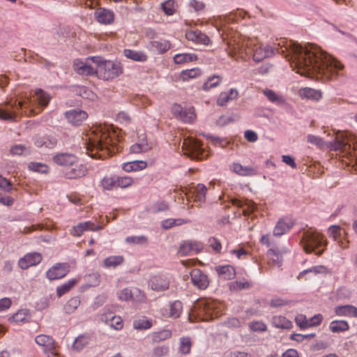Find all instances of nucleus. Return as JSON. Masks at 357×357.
<instances>
[{"label": "nucleus", "mask_w": 357, "mask_h": 357, "mask_svg": "<svg viewBox=\"0 0 357 357\" xmlns=\"http://www.w3.org/2000/svg\"><path fill=\"white\" fill-rule=\"evenodd\" d=\"M255 40L251 56L257 61L271 56L275 51L291 62L297 73L307 77H316L324 81L335 79L344 66L319 47L310 44L303 47L296 42L281 39L275 47L264 45Z\"/></svg>", "instance_id": "f257e3e1"}, {"label": "nucleus", "mask_w": 357, "mask_h": 357, "mask_svg": "<svg viewBox=\"0 0 357 357\" xmlns=\"http://www.w3.org/2000/svg\"><path fill=\"white\" fill-rule=\"evenodd\" d=\"M245 15V11L236 10L226 15L220 16L216 20L217 25L220 26L218 31H222L223 40H227L228 54L236 59L246 60L250 58L252 52V45H255L254 39L241 37L234 31L233 27H229L230 24L244 18Z\"/></svg>", "instance_id": "f03ea898"}, {"label": "nucleus", "mask_w": 357, "mask_h": 357, "mask_svg": "<svg viewBox=\"0 0 357 357\" xmlns=\"http://www.w3.org/2000/svg\"><path fill=\"white\" fill-rule=\"evenodd\" d=\"M50 97L42 89L37 90L31 97H24L18 100H11L0 107V120L16 121L24 114L26 116L36 115L45 107Z\"/></svg>", "instance_id": "7ed1b4c3"}, {"label": "nucleus", "mask_w": 357, "mask_h": 357, "mask_svg": "<svg viewBox=\"0 0 357 357\" xmlns=\"http://www.w3.org/2000/svg\"><path fill=\"white\" fill-rule=\"evenodd\" d=\"M115 137V132L109 126L93 127L84 139L86 153L93 158H104L114 153L119 151Z\"/></svg>", "instance_id": "20e7f679"}, {"label": "nucleus", "mask_w": 357, "mask_h": 357, "mask_svg": "<svg viewBox=\"0 0 357 357\" xmlns=\"http://www.w3.org/2000/svg\"><path fill=\"white\" fill-rule=\"evenodd\" d=\"M327 244L328 242L324 236L312 227L304 230L300 241V245L306 253L314 252L318 256L323 254Z\"/></svg>", "instance_id": "39448f33"}, {"label": "nucleus", "mask_w": 357, "mask_h": 357, "mask_svg": "<svg viewBox=\"0 0 357 357\" xmlns=\"http://www.w3.org/2000/svg\"><path fill=\"white\" fill-rule=\"evenodd\" d=\"M225 306L221 302L211 298H202L194 305L192 313L203 321L218 317L222 314Z\"/></svg>", "instance_id": "423d86ee"}, {"label": "nucleus", "mask_w": 357, "mask_h": 357, "mask_svg": "<svg viewBox=\"0 0 357 357\" xmlns=\"http://www.w3.org/2000/svg\"><path fill=\"white\" fill-rule=\"evenodd\" d=\"M96 66V75L105 80L113 79L122 73V68L119 63L103 60L100 56H93Z\"/></svg>", "instance_id": "0eeeda50"}, {"label": "nucleus", "mask_w": 357, "mask_h": 357, "mask_svg": "<svg viewBox=\"0 0 357 357\" xmlns=\"http://www.w3.org/2000/svg\"><path fill=\"white\" fill-rule=\"evenodd\" d=\"M333 149L339 151V154L342 158H347L351 162H357V147L353 142V146L349 138L341 136H337L335 138L333 144Z\"/></svg>", "instance_id": "6e6552de"}, {"label": "nucleus", "mask_w": 357, "mask_h": 357, "mask_svg": "<svg viewBox=\"0 0 357 357\" xmlns=\"http://www.w3.org/2000/svg\"><path fill=\"white\" fill-rule=\"evenodd\" d=\"M182 149L185 155L192 159L201 160L208 156V152L202 147V144L199 141L192 137H188L183 139Z\"/></svg>", "instance_id": "1a4fd4ad"}, {"label": "nucleus", "mask_w": 357, "mask_h": 357, "mask_svg": "<svg viewBox=\"0 0 357 357\" xmlns=\"http://www.w3.org/2000/svg\"><path fill=\"white\" fill-rule=\"evenodd\" d=\"M93 56L88 57L84 61L76 59L73 63L75 71L82 75H93L96 74V66Z\"/></svg>", "instance_id": "9d476101"}, {"label": "nucleus", "mask_w": 357, "mask_h": 357, "mask_svg": "<svg viewBox=\"0 0 357 357\" xmlns=\"http://www.w3.org/2000/svg\"><path fill=\"white\" fill-rule=\"evenodd\" d=\"M36 343L40 347L45 353H50L52 357H59L56 352L57 345L52 337L47 335H38L35 337Z\"/></svg>", "instance_id": "9b49d317"}, {"label": "nucleus", "mask_w": 357, "mask_h": 357, "mask_svg": "<svg viewBox=\"0 0 357 357\" xmlns=\"http://www.w3.org/2000/svg\"><path fill=\"white\" fill-rule=\"evenodd\" d=\"M155 146V142L149 140L144 133H138L137 140L130 146V150L133 153H141L151 150Z\"/></svg>", "instance_id": "f8f14e48"}, {"label": "nucleus", "mask_w": 357, "mask_h": 357, "mask_svg": "<svg viewBox=\"0 0 357 357\" xmlns=\"http://www.w3.org/2000/svg\"><path fill=\"white\" fill-rule=\"evenodd\" d=\"M70 271L67 263H58L46 272V277L50 280H59L65 277Z\"/></svg>", "instance_id": "ddd939ff"}, {"label": "nucleus", "mask_w": 357, "mask_h": 357, "mask_svg": "<svg viewBox=\"0 0 357 357\" xmlns=\"http://www.w3.org/2000/svg\"><path fill=\"white\" fill-rule=\"evenodd\" d=\"M42 255L38 252L27 253L18 261L20 268L26 270L31 266H36L42 261Z\"/></svg>", "instance_id": "4468645a"}, {"label": "nucleus", "mask_w": 357, "mask_h": 357, "mask_svg": "<svg viewBox=\"0 0 357 357\" xmlns=\"http://www.w3.org/2000/svg\"><path fill=\"white\" fill-rule=\"evenodd\" d=\"M149 284L152 290L162 291L169 289V280L166 275H154L150 279Z\"/></svg>", "instance_id": "2eb2a0df"}, {"label": "nucleus", "mask_w": 357, "mask_h": 357, "mask_svg": "<svg viewBox=\"0 0 357 357\" xmlns=\"http://www.w3.org/2000/svg\"><path fill=\"white\" fill-rule=\"evenodd\" d=\"M183 311V304L180 301L171 302L167 307L160 310L161 314L165 317L176 319L180 317Z\"/></svg>", "instance_id": "dca6fc26"}, {"label": "nucleus", "mask_w": 357, "mask_h": 357, "mask_svg": "<svg viewBox=\"0 0 357 357\" xmlns=\"http://www.w3.org/2000/svg\"><path fill=\"white\" fill-rule=\"evenodd\" d=\"M190 278L192 283L199 289H205L208 286L209 282L207 275L198 268L191 271Z\"/></svg>", "instance_id": "f3484780"}, {"label": "nucleus", "mask_w": 357, "mask_h": 357, "mask_svg": "<svg viewBox=\"0 0 357 357\" xmlns=\"http://www.w3.org/2000/svg\"><path fill=\"white\" fill-rule=\"evenodd\" d=\"M294 225V221L291 218L287 216L282 218L278 221L273 229V234L280 236L289 231Z\"/></svg>", "instance_id": "a211bd4d"}, {"label": "nucleus", "mask_w": 357, "mask_h": 357, "mask_svg": "<svg viewBox=\"0 0 357 357\" xmlns=\"http://www.w3.org/2000/svg\"><path fill=\"white\" fill-rule=\"evenodd\" d=\"M102 226L97 225L92 222L86 221L73 227L70 230V234L74 236H80L85 231H98L102 229Z\"/></svg>", "instance_id": "6ab92c4d"}, {"label": "nucleus", "mask_w": 357, "mask_h": 357, "mask_svg": "<svg viewBox=\"0 0 357 357\" xmlns=\"http://www.w3.org/2000/svg\"><path fill=\"white\" fill-rule=\"evenodd\" d=\"M65 116L70 124L76 126H79L88 116L86 112L77 109L67 111Z\"/></svg>", "instance_id": "aec40b11"}, {"label": "nucleus", "mask_w": 357, "mask_h": 357, "mask_svg": "<svg viewBox=\"0 0 357 357\" xmlns=\"http://www.w3.org/2000/svg\"><path fill=\"white\" fill-rule=\"evenodd\" d=\"M287 249L279 250L278 248H271L267 251L266 257L268 258V264L271 266H280L282 261V255L284 253L288 252Z\"/></svg>", "instance_id": "412c9836"}, {"label": "nucleus", "mask_w": 357, "mask_h": 357, "mask_svg": "<svg viewBox=\"0 0 357 357\" xmlns=\"http://www.w3.org/2000/svg\"><path fill=\"white\" fill-rule=\"evenodd\" d=\"M53 161L61 166L66 167L73 166L75 162H77V157L73 154L61 153L56 154L53 158Z\"/></svg>", "instance_id": "4be33fe9"}, {"label": "nucleus", "mask_w": 357, "mask_h": 357, "mask_svg": "<svg viewBox=\"0 0 357 357\" xmlns=\"http://www.w3.org/2000/svg\"><path fill=\"white\" fill-rule=\"evenodd\" d=\"M185 38L197 44L207 45L210 43L209 38L199 30H189L185 33Z\"/></svg>", "instance_id": "5701e85b"}, {"label": "nucleus", "mask_w": 357, "mask_h": 357, "mask_svg": "<svg viewBox=\"0 0 357 357\" xmlns=\"http://www.w3.org/2000/svg\"><path fill=\"white\" fill-rule=\"evenodd\" d=\"M33 144L38 148L52 149L56 145L57 139L51 135H37L33 139Z\"/></svg>", "instance_id": "b1692460"}, {"label": "nucleus", "mask_w": 357, "mask_h": 357, "mask_svg": "<svg viewBox=\"0 0 357 357\" xmlns=\"http://www.w3.org/2000/svg\"><path fill=\"white\" fill-rule=\"evenodd\" d=\"M86 173V168L78 163L77 160L73 166L68 167L65 172L66 177L70 179L77 178L84 176Z\"/></svg>", "instance_id": "393cba45"}, {"label": "nucleus", "mask_w": 357, "mask_h": 357, "mask_svg": "<svg viewBox=\"0 0 357 357\" xmlns=\"http://www.w3.org/2000/svg\"><path fill=\"white\" fill-rule=\"evenodd\" d=\"M96 20L100 24H109L114 21V15L112 10L99 8L94 13Z\"/></svg>", "instance_id": "a878e982"}, {"label": "nucleus", "mask_w": 357, "mask_h": 357, "mask_svg": "<svg viewBox=\"0 0 357 357\" xmlns=\"http://www.w3.org/2000/svg\"><path fill=\"white\" fill-rule=\"evenodd\" d=\"M31 318V313L27 309H22L9 317L8 321L10 323L20 325L29 322Z\"/></svg>", "instance_id": "bb28decb"}, {"label": "nucleus", "mask_w": 357, "mask_h": 357, "mask_svg": "<svg viewBox=\"0 0 357 357\" xmlns=\"http://www.w3.org/2000/svg\"><path fill=\"white\" fill-rule=\"evenodd\" d=\"M334 311L337 316L357 317V307L351 305L336 306Z\"/></svg>", "instance_id": "cd10ccee"}, {"label": "nucleus", "mask_w": 357, "mask_h": 357, "mask_svg": "<svg viewBox=\"0 0 357 357\" xmlns=\"http://www.w3.org/2000/svg\"><path fill=\"white\" fill-rule=\"evenodd\" d=\"M190 192L192 194L191 197L188 193L185 194L187 201H190L191 199H192V201H202L205 199L206 188L204 185L199 183Z\"/></svg>", "instance_id": "c85d7f7f"}, {"label": "nucleus", "mask_w": 357, "mask_h": 357, "mask_svg": "<svg viewBox=\"0 0 357 357\" xmlns=\"http://www.w3.org/2000/svg\"><path fill=\"white\" fill-rule=\"evenodd\" d=\"M238 96V92L234 89H231L227 92H222L218 98L217 104L220 106L226 105L229 101L236 99Z\"/></svg>", "instance_id": "c756f323"}, {"label": "nucleus", "mask_w": 357, "mask_h": 357, "mask_svg": "<svg viewBox=\"0 0 357 357\" xmlns=\"http://www.w3.org/2000/svg\"><path fill=\"white\" fill-rule=\"evenodd\" d=\"M271 323L276 328L290 329L292 322L282 315H275L271 318Z\"/></svg>", "instance_id": "7c9ffc66"}, {"label": "nucleus", "mask_w": 357, "mask_h": 357, "mask_svg": "<svg viewBox=\"0 0 357 357\" xmlns=\"http://www.w3.org/2000/svg\"><path fill=\"white\" fill-rule=\"evenodd\" d=\"M231 170L242 176H250L256 174V170L247 166H243L238 162H234L231 165Z\"/></svg>", "instance_id": "2f4dec72"}, {"label": "nucleus", "mask_w": 357, "mask_h": 357, "mask_svg": "<svg viewBox=\"0 0 357 357\" xmlns=\"http://www.w3.org/2000/svg\"><path fill=\"white\" fill-rule=\"evenodd\" d=\"M123 55L127 59L138 62H144L148 59L147 55L144 52L130 49H125Z\"/></svg>", "instance_id": "473e14b6"}, {"label": "nucleus", "mask_w": 357, "mask_h": 357, "mask_svg": "<svg viewBox=\"0 0 357 357\" xmlns=\"http://www.w3.org/2000/svg\"><path fill=\"white\" fill-rule=\"evenodd\" d=\"M245 216L255 217L257 215V206L255 202H236Z\"/></svg>", "instance_id": "72a5a7b5"}, {"label": "nucleus", "mask_w": 357, "mask_h": 357, "mask_svg": "<svg viewBox=\"0 0 357 357\" xmlns=\"http://www.w3.org/2000/svg\"><path fill=\"white\" fill-rule=\"evenodd\" d=\"M218 275L225 280H231L236 275V271L230 265L220 266L215 268Z\"/></svg>", "instance_id": "f704fd0d"}, {"label": "nucleus", "mask_w": 357, "mask_h": 357, "mask_svg": "<svg viewBox=\"0 0 357 357\" xmlns=\"http://www.w3.org/2000/svg\"><path fill=\"white\" fill-rule=\"evenodd\" d=\"M147 166L145 161L135 160L132 162H125L122 165V168L125 172H130L132 171H140L144 169Z\"/></svg>", "instance_id": "c9c22d12"}, {"label": "nucleus", "mask_w": 357, "mask_h": 357, "mask_svg": "<svg viewBox=\"0 0 357 357\" xmlns=\"http://www.w3.org/2000/svg\"><path fill=\"white\" fill-rule=\"evenodd\" d=\"M262 92L270 102L277 105H282L285 103V100L282 96L276 93L271 89H265Z\"/></svg>", "instance_id": "e433bc0d"}, {"label": "nucleus", "mask_w": 357, "mask_h": 357, "mask_svg": "<svg viewBox=\"0 0 357 357\" xmlns=\"http://www.w3.org/2000/svg\"><path fill=\"white\" fill-rule=\"evenodd\" d=\"M222 81V77L219 75H212L207 78L204 82L202 89L205 91H208L211 89L218 86Z\"/></svg>", "instance_id": "4c0bfd02"}, {"label": "nucleus", "mask_w": 357, "mask_h": 357, "mask_svg": "<svg viewBox=\"0 0 357 357\" xmlns=\"http://www.w3.org/2000/svg\"><path fill=\"white\" fill-rule=\"evenodd\" d=\"M349 324L344 320H334L330 323L329 329L333 333H340L348 331Z\"/></svg>", "instance_id": "58836bf2"}, {"label": "nucleus", "mask_w": 357, "mask_h": 357, "mask_svg": "<svg viewBox=\"0 0 357 357\" xmlns=\"http://www.w3.org/2000/svg\"><path fill=\"white\" fill-rule=\"evenodd\" d=\"M152 326L151 319L142 316L133 321V328L136 330H146Z\"/></svg>", "instance_id": "ea45409f"}, {"label": "nucleus", "mask_w": 357, "mask_h": 357, "mask_svg": "<svg viewBox=\"0 0 357 357\" xmlns=\"http://www.w3.org/2000/svg\"><path fill=\"white\" fill-rule=\"evenodd\" d=\"M299 94L302 98L315 100H318L321 98V93L319 91L311 88H304L301 89Z\"/></svg>", "instance_id": "a19ab883"}, {"label": "nucleus", "mask_w": 357, "mask_h": 357, "mask_svg": "<svg viewBox=\"0 0 357 357\" xmlns=\"http://www.w3.org/2000/svg\"><path fill=\"white\" fill-rule=\"evenodd\" d=\"M124 261V258L123 256H109L105 259L103 261L104 267L105 268H115L121 264H122Z\"/></svg>", "instance_id": "79ce46f5"}, {"label": "nucleus", "mask_w": 357, "mask_h": 357, "mask_svg": "<svg viewBox=\"0 0 357 357\" xmlns=\"http://www.w3.org/2000/svg\"><path fill=\"white\" fill-rule=\"evenodd\" d=\"M197 56L192 53L177 54L174 56V61L176 64H183L188 62L196 61Z\"/></svg>", "instance_id": "37998d69"}, {"label": "nucleus", "mask_w": 357, "mask_h": 357, "mask_svg": "<svg viewBox=\"0 0 357 357\" xmlns=\"http://www.w3.org/2000/svg\"><path fill=\"white\" fill-rule=\"evenodd\" d=\"M78 279L69 280L66 283L57 287L56 294L59 297L68 292L78 282Z\"/></svg>", "instance_id": "c03bdc74"}, {"label": "nucleus", "mask_w": 357, "mask_h": 357, "mask_svg": "<svg viewBox=\"0 0 357 357\" xmlns=\"http://www.w3.org/2000/svg\"><path fill=\"white\" fill-rule=\"evenodd\" d=\"M160 8L167 15H174L177 9V4L174 0H167L161 3Z\"/></svg>", "instance_id": "a18cd8bd"}, {"label": "nucleus", "mask_w": 357, "mask_h": 357, "mask_svg": "<svg viewBox=\"0 0 357 357\" xmlns=\"http://www.w3.org/2000/svg\"><path fill=\"white\" fill-rule=\"evenodd\" d=\"M201 75V70L198 68H195L183 70L181 73V78L183 81H188L190 79L197 78Z\"/></svg>", "instance_id": "49530a36"}, {"label": "nucleus", "mask_w": 357, "mask_h": 357, "mask_svg": "<svg viewBox=\"0 0 357 357\" xmlns=\"http://www.w3.org/2000/svg\"><path fill=\"white\" fill-rule=\"evenodd\" d=\"M188 220L182 218H169L162 221L161 226L165 229H169L174 226L181 225L183 224L188 223Z\"/></svg>", "instance_id": "de8ad7c7"}, {"label": "nucleus", "mask_w": 357, "mask_h": 357, "mask_svg": "<svg viewBox=\"0 0 357 357\" xmlns=\"http://www.w3.org/2000/svg\"><path fill=\"white\" fill-rule=\"evenodd\" d=\"M125 241L130 245H145L148 243V237L144 235L127 236Z\"/></svg>", "instance_id": "09e8293b"}, {"label": "nucleus", "mask_w": 357, "mask_h": 357, "mask_svg": "<svg viewBox=\"0 0 357 357\" xmlns=\"http://www.w3.org/2000/svg\"><path fill=\"white\" fill-rule=\"evenodd\" d=\"M192 347V342L188 337H183L180 339L178 351L183 354H188Z\"/></svg>", "instance_id": "8fccbe9b"}, {"label": "nucleus", "mask_w": 357, "mask_h": 357, "mask_svg": "<svg viewBox=\"0 0 357 357\" xmlns=\"http://www.w3.org/2000/svg\"><path fill=\"white\" fill-rule=\"evenodd\" d=\"M151 47L158 53H164L169 48V44L165 40H153L151 43Z\"/></svg>", "instance_id": "3c124183"}, {"label": "nucleus", "mask_w": 357, "mask_h": 357, "mask_svg": "<svg viewBox=\"0 0 357 357\" xmlns=\"http://www.w3.org/2000/svg\"><path fill=\"white\" fill-rule=\"evenodd\" d=\"M195 117L196 115L194 108L190 107L188 109H183L180 119L185 123H191L195 120Z\"/></svg>", "instance_id": "603ef678"}, {"label": "nucleus", "mask_w": 357, "mask_h": 357, "mask_svg": "<svg viewBox=\"0 0 357 357\" xmlns=\"http://www.w3.org/2000/svg\"><path fill=\"white\" fill-rule=\"evenodd\" d=\"M115 178L116 188L119 187L121 188H125L131 186L133 183V179L130 176H115Z\"/></svg>", "instance_id": "864d4df0"}, {"label": "nucleus", "mask_w": 357, "mask_h": 357, "mask_svg": "<svg viewBox=\"0 0 357 357\" xmlns=\"http://www.w3.org/2000/svg\"><path fill=\"white\" fill-rule=\"evenodd\" d=\"M89 337L86 335H80L75 339L73 344V348L75 350L80 351L89 343Z\"/></svg>", "instance_id": "5fc2aeb1"}, {"label": "nucleus", "mask_w": 357, "mask_h": 357, "mask_svg": "<svg viewBox=\"0 0 357 357\" xmlns=\"http://www.w3.org/2000/svg\"><path fill=\"white\" fill-rule=\"evenodd\" d=\"M100 184L102 188L105 190H110L116 188L115 176L111 177H104L102 179Z\"/></svg>", "instance_id": "6e6d98bb"}, {"label": "nucleus", "mask_w": 357, "mask_h": 357, "mask_svg": "<svg viewBox=\"0 0 357 357\" xmlns=\"http://www.w3.org/2000/svg\"><path fill=\"white\" fill-rule=\"evenodd\" d=\"M328 234L334 241H339L342 234V228L338 225H331L328 229Z\"/></svg>", "instance_id": "4d7b16f0"}, {"label": "nucleus", "mask_w": 357, "mask_h": 357, "mask_svg": "<svg viewBox=\"0 0 357 357\" xmlns=\"http://www.w3.org/2000/svg\"><path fill=\"white\" fill-rule=\"evenodd\" d=\"M307 273H314L315 274H318V273L326 274V273H328V268L324 266H321V265L315 266H313L309 269H306V270L303 271V272H301L299 275V277H301L303 274H305Z\"/></svg>", "instance_id": "13d9d810"}, {"label": "nucleus", "mask_w": 357, "mask_h": 357, "mask_svg": "<svg viewBox=\"0 0 357 357\" xmlns=\"http://www.w3.org/2000/svg\"><path fill=\"white\" fill-rule=\"evenodd\" d=\"M116 121L123 125H129L132 121L130 115L126 112H120L116 114Z\"/></svg>", "instance_id": "bf43d9fd"}, {"label": "nucleus", "mask_w": 357, "mask_h": 357, "mask_svg": "<svg viewBox=\"0 0 357 357\" xmlns=\"http://www.w3.org/2000/svg\"><path fill=\"white\" fill-rule=\"evenodd\" d=\"M108 325L116 331H121L123 328V321L121 317L115 315Z\"/></svg>", "instance_id": "052dcab7"}, {"label": "nucleus", "mask_w": 357, "mask_h": 357, "mask_svg": "<svg viewBox=\"0 0 357 357\" xmlns=\"http://www.w3.org/2000/svg\"><path fill=\"white\" fill-rule=\"evenodd\" d=\"M117 297L119 301H128L132 298V291L128 288H125L117 293Z\"/></svg>", "instance_id": "680f3d73"}, {"label": "nucleus", "mask_w": 357, "mask_h": 357, "mask_svg": "<svg viewBox=\"0 0 357 357\" xmlns=\"http://www.w3.org/2000/svg\"><path fill=\"white\" fill-rule=\"evenodd\" d=\"M172 336V332L169 330H163L153 335L154 341H163L170 338Z\"/></svg>", "instance_id": "e2e57ef3"}, {"label": "nucleus", "mask_w": 357, "mask_h": 357, "mask_svg": "<svg viewBox=\"0 0 357 357\" xmlns=\"http://www.w3.org/2000/svg\"><path fill=\"white\" fill-rule=\"evenodd\" d=\"M169 352V347L167 346H158L153 349V357H162L167 355Z\"/></svg>", "instance_id": "0e129e2a"}, {"label": "nucleus", "mask_w": 357, "mask_h": 357, "mask_svg": "<svg viewBox=\"0 0 357 357\" xmlns=\"http://www.w3.org/2000/svg\"><path fill=\"white\" fill-rule=\"evenodd\" d=\"M296 324L302 329L309 328L308 319L303 314H298L295 318Z\"/></svg>", "instance_id": "69168bd1"}, {"label": "nucleus", "mask_w": 357, "mask_h": 357, "mask_svg": "<svg viewBox=\"0 0 357 357\" xmlns=\"http://www.w3.org/2000/svg\"><path fill=\"white\" fill-rule=\"evenodd\" d=\"M250 328L253 331L264 332L267 330V326L262 321H253L250 324Z\"/></svg>", "instance_id": "338daca9"}, {"label": "nucleus", "mask_w": 357, "mask_h": 357, "mask_svg": "<svg viewBox=\"0 0 357 357\" xmlns=\"http://www.w3.org/2000/svg\"><path fill=\"white\" fill-rule=\"evenodd\" d=\"M208 245L215 252L218 253L220 252L222 250V245L218 238L215 237L210 238L208 239Z\"/></svg>", "instance_id": "774afa93"}]
</instances>
